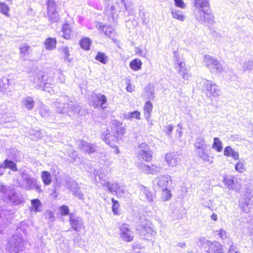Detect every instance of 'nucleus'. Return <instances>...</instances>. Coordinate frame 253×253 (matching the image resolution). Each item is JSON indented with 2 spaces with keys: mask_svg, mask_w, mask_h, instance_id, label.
<instances>
[{
  "mask_svg": "<svg viewBox=\"0 0 253 253\" xmlns=\"http://www.w3.org/2000/svg\"><path fill=\"white\" fill-rule=\"evenodd\" d=\"M113 124L111 128V133L109 130L107 129L101 133V137L106 144L111 147H115L116 144L119 141V138L125 133V129L119 122Z\"/></svg>",
  "mask_w": 253,
  "mask_h": 253,
  "instance_id": "nucleus-1",
  "label": "nucleus"
},
{
  "mask_svg": "<svg viewBox=\"0 0 253 253\" xmlns=\"http://www.w3.org/2000/svg\"><path fill=\"white\" fill-rule=\"evenodd\" d=\"M55 105L57 113L61 114H67L69 116H73L78 114L81 110V106L72 101L66 104L56 102Z\"/></svg>",
  "mask_w": 253,
  "mask_h": 253,
  "instance_id": "nucleus-2",
  "label": "nucleus"
},
{
  "mask_svg": "<svg viewBox=\"0 0 253 253\" xmlns=\"http://www.w3.org/2000/svg\"><path fill=\"white\" fill-rule=\"evenodd\" d=\"M136 231L142 238L148 241L152 240L156 235L152 223L148 220H144L137 225Z\"/></svg>",
  "mask_w": 253,
  "mask_h": 253,
  "instance_id": "nucleus-3",
  "label": "nucleus"
},
{
  "mask_svg": "<svg viewBox=\"0 0 253 253\" xmlns=\"http://www.w3.org/2000/svg\"><path fill=\"white\" fill-rule=\"evenodd\" d=\"M24 239L21 235L15 234L8 240L6 250L10 253H20L23 251Z\"/></svg>",
  "mask_w": 253,
  "mask_h": 253,
  "instance_id": "nucleus-4",
  "label": "nucleus"
},
{
  "mask_svg": "<svg viewBox=\"0 0 253 253\" xmlns=\"http://www.w3.org/2000/svg\"><path fill=\"white\" fill-rule=\"evenodd\" d=\"M21 176L22 182L19 183L20 187L27 190L34 189L39 193L42 192L41 184L38 183L37 179L25 172H22Z\"/></svg>",
  "mask_w": 253,
  "mask_h": 253,
  "instance_id": "nucleus-5",
  "label": "nucleus"
},
{
  "mask_svg": "<svg viewBox=\"0 0 253 253\" xmlns=\"http://www.w3.org/2000/svg\"><path fill=\"white\" fill-rule=\"evenodd\" d=\"M198 245L204 247L207 253H224L222 246L217 242H211L204 238L198 240Z\"/></svg>",
  "mask_w": 253,
  "mask_h": 253,
  "instance_id": "nucleus-6",
  "label": "nucleus"
},
{
  "mask_svg": "<svg viewBox=\"0 0 253 253\" xmlns=\"http://www.w3.org/2000/svg\"><path fill=\"white\" fill-rule=\"evenodd\" d=\"M45 75L42 72H39L30 77V80L34 84L36 87H44L46 84H53L55 80L46 78L45 79Z\"/></svg>",
  "mask_w": 253,
  "mask_h": 253,
  "instance_id": "nucleus-7",
  "label": "nucleus"
},
{
  "mask_svg": "<svg viewBox=\"0 0 253 253\" xmlns=\"http://www.w3.org/2000/svg\"><path fill=\"white\" fill-rule=\"evenodd\" d=\"M174 66L178 74L185 80H189L191 75L188 73V70L185 67V63L182 59H180L177 53L174 52Z\"/></svg>",
  "mask_w": 253,
  "mask_h": 253,
  "instance_id": "nucleus-8",
  "label": "nucleus"
},
{
  "mask_svg": "<svg viewBox=\"0 0 253 253\" xmlns=\"http://www.w3.org/2000/svg\"><path fill=\"white\" fill-rule=\"evenodd\" d=\"M47 16L50 21L57 22L59 19V16L57 12V4L54 0H47Z\"/></svg>",
  "mask_w": 253,
  "mask_h": 253,
  "instance_id": "nucleus-9",
  "label": "nucleus"
},
{
  "mask_svg": "<svg viewBox=\"0 0 253 253\" xmlns=\"http://www.w3.org/2000/svg\"><path fill=\"white\" fill-rule=\"evenodd\" d=\"M196 19L200 22H206L210 25H212L214 22L213 15L209 12V9L195 12Z\"/></svg>",
  "mask_w": 253,
  "mask_h": 253,
  "instance_id": "nucleus-10",
  "label": "nucleus"
},
{
  "mask_svg": "<svg viewBox=\"0 0 253 253\" xmlns=\"http://www.w3.org/2000/svg\"><path fill=\"white\" fill-rule=\"evenodd\" d=\"M197 156L204 162L211 164L213 162L214 157L211 155L209 146L196 150Z\"/></svg>",
  "mask_w": 253,
  "mask_h": 253,
  "instance_id": "nucleus-11",
  "label": "nucleus"
},
{
  "mask_svg": "<svg viewBox=\"0 0 253 253\" xmlns=\"http://www.w3.org/2000/svg\"><path fill=\"white\" fill-rule=\"evenodd\" d=\"M253 196V194L252 191L247 189L240 201L239 207L245 212H248L249 211L250 201Z\"/></svg>",
  "mask_w": 253,
  "mask_h": 253,
  "instance_id": "nucleus-12",
  "label": "nucleus"
},
{
  "mask_svg": "<svg viewBox=\"0 0 253 253\" xmlns=\"http://www.w3.org/2000/svg\"><path fill=\"white\" fill-rule=\"evenodd\" d=\"M120 236L122 240L125 242H131L133 239V235L129 229V225L122 224L119 228Z\"/></svg>",
  "mask_w": 253,
  "mask_h": 253,
  "instance_id": "nucleus-13",
  "label": "nucleus"
},
{
  "mask_svg": "<svg viewBox=\"0 0 253 253\" xmlns=\"http://www.w3.org/2000/svg\"><path fill=\"white\" fill-rule=\"evenodd\" d=\"M137 167L142 172L146 174H155L160 172L161 170L160 167L155 165H152L149 166L142 163H138Z\"/></svg>",
  "mask_w": 253,
  "mask_h": 253,
  "instance_id": "nucleus-14",
  "label": "nucleus"
},
{
  "mask_svg": "<svg viewBox=\"0 0 253 253\" xmlns=\"http://www.w3.org/2000/svg\"><path fill=\"white\" fill-rule=\"evenodd\" d=\"M141 197L144 201L153 202L156 198L155 193L151 192L148 188L143 185L139 186Z\"/></svg>",
  "mask_w": 253,
  "mask_h": 253,
  "instance_id": "nucleus-15",
  "label": "nucleus"
},
{
  "mask_svg": "<svg viewBox=\"0 0 253 253\" xmlns=\"http://www.w3.org/2000/svg\"><path fill=\"white\" fill-rule=\"evenodd\" d=\"M7 199L14 205L18 206L24 203L25 199L23 196L13 190H10L7 194Z\"/></svg>",
  "mask_w": 253,
  "mask_h": 253,
  "instance_id": "nucleus-16",
  "label": "nucleus"
},
{
  "mask_svg": "<svg viewBox=\"0 0 253 253\" xmlns=\"http://www.w3.org/2000/svg\"><path fill=\"white\" fill-rule=\"evenodd\" d=\"M107 190L117 197H122L124 193L125 186L121 183L117 182H112Z\"/></svg>",
  "mask_w": 253,
  "mask_h": 253,
  "instance_id": "nucleus-17",
  "label": "nucleus"
},
{
  "mask_svg": "<svg viewBox=\"0 0 253 253\" xmlns=\"http://www.w3.org/2000/svg\"><path fill=\"white\" fill-rule=\"evenodd\" d=\"M203 83L206 87L207 90L210 93L212 96L216 97L220 95V90L215 84H211L209 81L207 80H205Z\"/></svg>",
  "mask_w": 253,
  "mask_h": 253,
  "instance_id": "nucleus-18",
  "label": "nucleus"
},
{
  "mask_svg": "<svg viewBox=\"0 0 253 253\" xmlns=\"http://www.w3.org/2000/svg\"><path fill=\"white\" fill-rule=\"evenodd\" d=\"M78 146L83 151L89 154L93 153L97 150V147L95 144L88 143L84 140L80 141Z\"/></svg>",
  "mask_w": 253,
  "mask_h": 253,
  "instance_id": "nucleus-19",
  "label": "nucleus"
},
{
  "mask_svg": "<svg viewBox=\"0 0 253 253\" xmlns=\"http://www.w3.org/2000/svg\"><path fill=\"white\" fill-rule=\"evenodd\" d=\"M170 176L169 175H163L157 177L153 182L155 186H158L161 189L167 188Z\"/></svg>",
  "mask_w": 253,
  "mask_h": 253,
  "instance_id": "nucleus-20",
  "label": "nucleus"
},
{
  "mask_svg": "<svg viewBox=\"0 0 253 253\" xmlns=\"http://www.w3.org/2000/svg\"><path fill=\"white\" fill-rule=\"evenodd\" d=\"M67 187L73 194L79 199H83V194L80 190L78 183L74 180H69L67 183Z\"/></svg>",
  "mask_w": 253,
  "mask_h": 253,
  "instance_id": "nucleus-21",
  "label": "nucleus"
},
{
  "mask_svg": "<svg viewBox=\"0 0 253 253\" xmlns=\"http://www.w3.org/2000/svg\"><path fill=\"white\" fill-rule=\"evenodd\" d=\"M166 161L169 166L175 167L179 163L180 158L178 154L175 153H170L166 154Z\"/></svg>",
  "mask_w": 253,
  "mask_h": 253,
  "instance_id": "nucleus-22",
  "label": "nucleus"
},
{
  "mask_svg": "<svg viewBox=\"0 0 253 253\" xmlns=\"http://www.w3.org/2000/svg\"><path fill=\"white\" fill-rule=\"evenodd\" d=\"M70 224L72 227L76 231L79 232L83 224L82 219L77 216H75L72 213L70 214Z\"/></svg>",
  "mask_w": 253,
  "mask_h": 253,
  "instance_id": "nucleus-23",
  "label": "nucleus"
},
{
  "mask_svg": "<svg viewBox=\"0 0 253 253\" xmlns=\"http://www.w3.org/2000/svg\"><path fill=\"white\" fill-rule=\"evenodd\" d=\"M107 102L106 97L101 93H98L94 95L93 96V103L96 107L100 106L103 109L106 108V106L104 105Z\"/></svg>",
  "mask_w": 253,
  "mask_h": 253,
  "instance_id": "nucleus-24",
  "label": "nucleus"
},
{
  "mask_svg": "<svg viewBox=\"0 0 253 253\" xmlns=\"http://www.w3.org/2000/svg\"><path fill=\"white\" fill-rule=\"evenodd\" d=\"M96 175H98L99 177V183L101 184L102 186L104 188H108L111 182L107 181V175L105 172L102 170H99L97 171Z\"/></svg>",
  "mask_w": 253,
  "mask_h": 253,
  "instance_id": "nucleus-25",
  "label": "nucleus"
},
{
  "mask_svg": "<svg viewBox=\"0 0 253 253\" xmlns=\"http://www.w3.org/2000/svg\"><path fill=\"white\" fill-rule=\"evenodd\" d=\"M194 4L197 9L196 12L209 9V0H194Z\"/></svg>",
  "mask_w": 253,
  "mask_h": 253,
  "instance_id": "nucleus-26",
  "label": "nucleus"
},
{
  "mask_svg": "<svg viewBox=\"0 0 253 253\" xmlns=\"http://www.w3.org/2000/svg\"><path fill=\"white\" fill-rule=\"evenodd\" d=\"M53 76L51 78H49V79H52L55 80V84L59 83L62 84L63 83L65 80L64 76L62 73V71L61 69H56L53 72Z\"/></svg>",
  "mask_w": 253,
  "mask_h": 253,
  "instance_id": "nucleus-27",
  "label": "nucleus"
},
{
  "mask_svg": "<svg viewBox=\"0 0 253 253\" xmlns=\"http://www.w3.org/2000/svg\"><path fill=\"white\" fill-rule=\"evenodd\" d=\"M215 59L216 58L209 55H206L204 56L203 61L205 66L210 70L211 72L214 71Z\"/></svg>",
  "mask_w": 253,
  "mask_h": 253,
  "instance_id": "nucleus-28",
  "label": "nucleus"
},
{
  "mask_svg": "<svg viewBox=\"0 0 253 253\" xmlns=\"http://www.w3.org/2000/svg\"><path fill=\"white\" fill-rule=\"evenodd\" d=\"M223 154L226 157H232L234 160H238L239 159V154L238 152L233 149L231 146H227L225 148Z\"/></svg>",
  "mask_w": 253,
  "mask_h": 253,
  "instance_id": "nucleus-29",
  "label": "nucleus"
},
{
  "mask_svg": "<svg viewBox=\"0 0 253 253\" xmlns=\"http://www.w3.org/2000/svg\"><path fill=\"white\" fill-rule=\"evenodd\" d=\"M35 102L31 97H26L22 100V105L28 110H32L34 106Z\"/></svg>",
  "mask_w": 253,
  "mask_h": 253,
  "instance_id": "nucleus-30",
  "label": "nucleus"
},
{
  "mask_svg": "<svg viewBox=\"0 0 253 253\" xmlns=\"http://www.w3.org/2000/svg\"><path fill=\"white\" fill-rule=\"evenodd\" d=\"M98 29L100 30V32L103 33L105 35L109 37H111L114 30L113 28L108 25H103L101 23L98 25Z\"/></svg>",
  "mask_w": 253,
  "mask_h": 253,
  "instance_id": "nucleus-31",
  "label": "nucleus"
},
{
  "mask_svg": "<svg viewBox=\"0 0 253 253\" xmlns=\"http://www.w3.org/2000/svg\"><path fill=\"white\" fill-rule=\"evenodd\" d=\"M41 176L42 181L45 186H48L51 184L52 177L49 172L47 171H42Z\"/></svg>",
  "mask_w": 253,
  "mask_h": 253,
  "instance_id": "nucleus-32",
  "label": "nucleus"
},
{
  "mask_svg": "<svg viewBox=\"0 0 253 253\" xmlns=\"http://www.w3.org/2000/svg\"><path fill=\"white\" fill-rule=\"evenodd\" d=\"M154 87L148 84L144 89V95L149 99H153L154 98Z\"/></svg>",
  "mask_w": 253,
  "mask_h": 253,
  "instance_id": "nucleus-33",
  "label": "nucleus"
},
{
  "mask_svg": "<svg viewBox=\"0 0 253 253\" xmlns=\"http://www.w3.org/2000/svg\"><path fill=\"white\" fill-rule=\"evenodd\" d=\"M194 146L196 151L209 146L206 144L204 138L203 136H199L196 138Z\"/></svg>",
  "mask_w": 253,
  "mask_h": 253,
  "instance_id": "nucleus-34",
  "label": "nucleus"
},
{
  "mask_svg": "<svg viewBox=\"0 0 253 253\" xmlns=\"http://www.w3.org/2000/svg\"><path fill=\"white\" fill-rule=\"evenodd\" d=\"M223 182L229 189H234L235 190L238 189L236 187L235 181L233 177L226 176L224 177Z\"/></svg>",
  "mask_w": 253,
  "mask_h": 253,
  "instance_id": "nucleus-35",
  "label": "nucleus"
},
{
  "mask_svg": "<svg viewBox=\"0 0 253 253\" xmlns=\"http://www.w3.org/2000/svg\"><path fill=\"white\" fill-rule=\"evenodd\" d=\"M56 40L55 38H48L44 42L45 48L46 49L51 50L56 47Z\"/></svg>",
  "mask_w": 253,
  "mask_h": 253,
  "instance_id": "nucleus-36",
  "label": "nucleus"
},
{
  "mask_svg": "<svg viewBox=\"0 0 253 253\" xmlns=\"http://www.w3.org/2000/svg\"><path fill=\"white\" fill-rule=\"evenodd\" d=\"M152 109L153 106L151 102L149 101L146 102L144 107V115L147 120L150 118Z\"/></svg>",
  "mask_w": 253,
  "mask_h": 253,
  "instance_id": "nucleus-37",
  "label": "nucleus"
},
{
  "mask_svg": "<svg viewBox=\"0 0 253 253\" xmlns=\"http://www.w3.org/2000/svg\"><path fill=\"white\" fill-rule=\"evenodd\" d=\"M10 80L5 77L0 79V91L2 93L6 92L10 84Z\"/></svg>",
  "mask_w": 253,
  "mask_h": 253,
  "instance_id": "nucleus-38",
  "label": "nucleus"
},
{
  "mask_svg": "<svg viewBox=\"0 0 253 253\" xmlns=\"http://www.w3.org/2000/svg\"><path fill=\"white\" fill-rule=\"evenodd\" d=\"M63 32V36L66 39H69L71 38L72 34V30L71 26L67 24H64L62 29Z\"/></svg>",
  "mask_w": 253,
  "mask_h": 253,
  "instance_id": "nucleus-39",
  "label": "nucleus"
},
{
  "mask_svg": "<svg viewBox=\"0 0 253 253\" xmlns=\"http://www.w3.org/2000/svg\"><path fill=\"white\" fill-rule=\"evenodd\" d=\"M212 148L217 152H220L222 151L223 149L222 142L219 138H214Z\"/></svg>",
  "mask_w": 253,
  "mask_h": 253,
  "instance_id": "nucleus-40",
  "label": "nucleus"
},
{
  "mask_svg": "<svg viewBox=\"0 0 253 253\" xmlns=\"http://www.w3.org/2000/svg\"><path fill=\"white\" fill-rule=\"evenodd\" d=\"M171 13L174 18L180 21H183L185 18V16L183 14V12L181 10L175 9H172Z\"/></svg>",
  "mask_w": 253,
  "mask_h": 253,
  "instance_id": "nucleus-41",
  "label": "nucleus"
},
{
  "mask_svg": "<svg viewBox=\"0 0 253 253\" xmlns=\"http://www.w3.org/2000/svg\"><path fill=\"white\" fill-rule=\"evenodd\" d=\"M124 118L126 120H132L133 119L140 120L141 119L140 113L136 110L132 112H128L124 115Z\"/></svg>",
  "mask_w": 253,
  "mask_h": 253,
  "instance_id": "nucleus-42",
  "label": "nucleus"
},
{
  "mask_svg": "<svg viewBox=\"0 0 253 253\" xmlns=\"http://www.w3.org/2000/svg\"><path fill=\"white\" fill-rule=\"evenodd\" d=\"M138 157L139 160L145 162H150L152 159V152H145V153H138Z\"/></svg>",
  "mask_w": 253,
  "mask_h": 253,
  "instance_id": "nucleus-43",
  "label": "nucleus"
},
{
  "mask_svg": "<svg viewBox=\"0 0 253 253\" xmlns=\"http://www.w3.org/2000/svg\"><path fill=\"white\" fill-rule=\"evenodd\" d=\"M129 66L133 71H138L141 68L142 62L140 59H135L130 62Z\"/></svg>",
  "mask_w": 253,
  "mask_h": 253,
  "instance_id": "nucleus-44",
  "label": "nucleus"
},
{
  "mask_svg": "<svg viewBox=\"0 0 253 253\" xmlns=\"http://www.w3.org/2000/svg\"><path fill=\"white\" fill-rule=\"evenodd\" d=\"M4 169H9L13 171H17L16 164L12 161L5 160L3 162Z\"/></svg>",
  "mask_w": 253,
  "mask_h": 253,
  "instance_id": "nucleus-45",
  "label": "nucleus"
},
{
  "mask_svg": "<svg viewBox=\"0 0 253 253\" xmlns=\"http://www.w3.org/2000/svg\"><path fill=\"white\" fill-rule=\"evenodd\" d=\"M30 47L27 44H22L19 47L20 56L22 58H24L25 56L29 54V50Z\"/></svg>",
  "mask_w": 253,
  "mask_h": 253,
  "instance_id": "nucleus-46",
  "label": "nucleus"
},
{
  "mask_svg": "<svg viewBox=\"0 0 253 253\" xmlns=\"http://www.w3.org/2000/svg\"><path fill=\"white\" fill-rule=\"evenodd\" d=\"M32 208L31 211L35 212H39L41 211V202L39 199H34L31 201Z\"/></svg>",
  "mask_w": 253,
  "mask_h": 253,
  "instance_id": "nucleus-47",
  "label": "nucleus"
},
{
  "mask_svg": "<svg viewBox=\"0 0 253 253\" xmlns=\"http://www.w3.org/2000/svg\"><path fill=\"white\" fill-rule=\"evenodd\" d=\"M80 44L82 48L87 50L89 49L91 44V41L88 38H83L81 40Z\"/></svg>",
  "mask_w": 253,
  "mask_h": 253,
  "instance_id": "nucleus-48",
  "label": "nucleus"
},
{
  "mask_svg": "<svg viewBox=\"0 0 253 253\" xmlns=\"http://www.w3.org/2000/svg\"><path fill=\"white\" fill-rule=\"evenodd\" d=\"M95 59L102 64H105L108 61V58L105 53L98 52L95 57Z\"/></svg>",
  "mask_w": 253,
  "mask_h": 253,
  "instance_id": "nucleus-49",
  "label": "nucleus"
},
{
  "mask_svg": "<svg viewBox=\"0 0 253 253\" xmlns=\"http://www.w3.org/2000/svg\"><path fill=\"white\" fill-rule=\"evenodd\" d=\"M162 199L164 201L169 200L171 197V194L170 190L167 188L162 189Z\"/></svg>",
  "mask_w": 253,
  "mask_h": 253,
  "instance_id": "nucleus-50",
  "label": "nucleus"
},
{
  "mask_svg": "<svg viewBox=\"0 0 253 253\" xmlns=\"http://www.w3.org/2000/svg\"><path fill=\"white\" fill-rule=\"evenodd\" d=\"M235 169L236 171L240 173H242L246 170V167L245 165V162L238 161L235 165Z\"/></svg>",
  "mask_w": 253,
  "mask_h": 253,
  "instance_id": "nucleus-51",
  "label": "nucleus"
},
{
  "mask_svg": "<svg viewBox=\"0 0 253 253\" xmlns=\"http://www.w3.org/2000/svg\"><path fill=\"white\" fill-rule=\"evenodd\" d=\"M87 3L89 5L93 6L96 9L100 10L102 9V5L99 2V0H88Z\"/></svg>",
  "mask_w": 253,
  "mask_h": 253,
  "instance_id": "nucleus-52",
  "label": "nucleus"
},
{
  "mask_svg": "<svg viewBox=\"0 0 253 253\" xmlns=\"http://www.w3.org/2000/svg\"><path fill=\"white\" fill-rule=\"evenodd\" d=\"M113 203L112 210L115 214L119 215L120 214L119 207L120 205L118 201L115 200L114 198L112 199Z\"/></svg>",
  "mask_w": 253,
  "mask_h": 253,
  "instance_id": "nucleus-53",
  "label": "nucleus"
},
{
  "mask_svg": "<svg viewBox=\"0 0 253 253\" xmlns=\"http://www.w3.org/2000/svg\"><path fill=\"white\" fill-rule=\"evenodd\" d=\"M152 151L150 149V146L145 144V143H141L139 147V150L138 153H145L146 152H149Z\"/></svg>",
  "mask_w": 253,
  "mask_h": 253,
  "instance_id": "nucleus-54",
  "label": "nucleus"
},
{
  "mask_svg": "<svg viewBox=\"0 0 253 253\" xmlns=\"http://www.w3.org/2000/svg\"><path fill=\"white\" fill-rule=\"evenodd\" d=\"M8 5L4 2H0V12L4 15L8 16L9 12Z\"/></svg>",
  "mask_w": 253,
  "mask_h": 253,
  "instance_id": "nucleus-55",
  "label": "nucleus"
},
{
  "mask_svg": "<svg viewBox=\"0 0 253 253\" xmlns=\"http://www.w3.org/2000/svg\"><path fill=\"white\" fill-rule=\"evenodd\" d=\"M242 67L244 71L251 70L253 68V61L248 60L245 62L242 65Z\"/></svg>",
  "mask_w": 253,
  "mask_h": 253,
  "instance_id": "nucleus-56",
  "label": "nucleus"
},
{
  "mask_svg": "<svg viewBox=\"0 0 253 253\" xmlns=\"http://www.w3.org/2000/svg\"><path fill=\"white\" fill-rule=\"evenodd\" d=\"M223 67L221 65L220 62L218 61L216 59H215L214 66V71H216V72L221 73L223 71Z\"/></svg>",
  "mask_w": 253,
  "mask_h": 253,
  "instance_id": "nucleus-57",
  "label": "nucleus"
},
{
  "mask_svg": "<svg viewBox=\"0 0 253 253\" xmlns=\"http://www.w3.org/2000/svg\"><path fill=\"white\" fill-rule=\"evenodd\" d=\"M40 113L42 117L45 118H47L49 115L48 109L45 106H43L41 108Z\"/></svg>",
  "mask_w": 253,
  "mask_h": 253,
  "instance_id": "nucleus-58",
  "label": "nucleus"
},
{
  "mask_svg": "<svg viewBox=\"0 0 253 253\" xmlns=\"http://www.w3.org/2000/svg\"><path fill=\"white\" fill-rule=\"evenodd\" d=\"M135 52L141 57L146 58L147 57V51L143 50L139 47L135 48Z\"/></svg>",
  "mask_w": 253,
  "mask_h": 253,
  "instance_id": "nucleus-59",
  "label": "nucleus"
},
{
  "mask_svg": "<svg viewBox=\"0 0 253 253\" xmlns=\"http://www.w3.org/2000/svg\"><path fill=\"white\" fill-rule=\"evenodd\" d=\"M62 52L64 54V59L65 60L70 61V59L69 58V51L67 47H63L61 49Z\"/></svg>",
  "mask_w": 253,
  "mask_h": 253,
  "instance_id": "nucleus-60",
  "label": "nucleus"
},
{
  "mask_svg": "<svg viewBox=\"0 0 253 253\" xmlns=\"http://www.w3.org/2000/svg\"><path fill=\"white\" fill-rule=\"evenodd\" d=\"M173 130V126L172 125H169L165 127V131L168 137L170 138L171 137V133Z\"/></svg>",
  "mask_w": 253,
  "mask_h": 253,
  "instance_id": "nucleus-61",
  "label": "nucleus"
},
{
  "mask_svg": "<svg viewBox=\"0 0 253 253\" xmlns=\"http://www.w3.org/2000/svg\"><path fill=\"white\" fill-rule=\"evenodd\" d=\"M126 10L128 12V15H134L135 14L134 7L131 6L127 5L125 4L124 5Z\"/></svg>",
  "mask_w": 253,
  "mask_h": 253,
  "instance_id": "nucleus-62",
  "label": "nucleus"
},
{
  "mask_svg": "<svg viewBox=\"0 0 253 253\" xmlns=\"http://www.w3.org/2000/svg\"><path fill=\"white\" fill-rule=\"evenodd\" d=\"M60 211L61 214L63 215H68L69 213V210L68 207L66 206H62L60 208Z\"/></svg>",
  "mask_w": 253,
  "mask_h": 253,
  "instance_id": "nucleus-63",
  "label": "nucleus"
},
{
  "mask_svg": "<svg viewBox=\"0 0 253 253\" xmlns=\"http://www.w3.org/2000/svg\"><path fill=\"white\" fill-rule=\"evenodd\" d=\"M176 6L180 8H184L185 7V4L182 0H173Z\"/></svg>",
  "mask_w": 253,
  "mask_h": 253,
  "instance_id": "nucleus-64",
  "label": "nucleus"
}]
</instances>
